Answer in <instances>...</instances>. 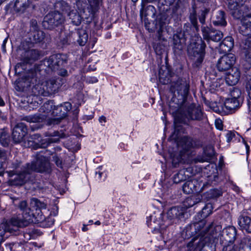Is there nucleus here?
I'll return each mask as SVG.
<instances>
[{
    "label": "nucleus",
    "instance_id": "1",
    "mask_svg": "<svg viewBox=\"0 0 251 251\" xmlns=\"http://www.w3.org/2000/svg\"><path fill=\"white\" fill-rule=\"evenodd\" d=\"M186 209L181 206L171 208L167 213V219L164 220L163 213L160 210L155 211L149 217L147 218L148 226L154 230H159L164 233V230L170 226L177 224L184 217Z\"/></svg>",
    "mask_w": 251,
    "mask_h": 251
},
{
    "label": "nucleus",
    "instance_id": "2",
    "mask_svg": "<svg viewBox=\"0 0 251 251\" xmlns=\"http://www.w3.org/2000/svg\"><path fill=\"white\" fill-rule=\"evenodd\" d=\"M50 170V164L48 158L41 152L36 154L35 161L27 163L25 169L14 178V184L22 185L29 181H32L31 173L48 172Z\"/></svg>",
    "mask_w": 251,
    "mask_h": 251
},
{
    "label": "nucleus",
    "instance_id": "3",
    "mask_svg": "<svg viewBox=\"0 0 251 251\" xmlns=\"http://www.w3.org/2000/svg\"><path fill=\"white\" fill-rule=\"evenodd\" d=\"M189 88V82L181 78L172 84L171 90L174 93V96L169 103L170 110L178 111L183 107L186 101Z\"/></svg>",
    "mask_w": 251,
    "mask_h": 251
},
{
    "label": "nucleus",
    "instance_id": "4",
    "mask_svg": "<svg viewBox=\"0 0 251 251\" xmlns=\"http://www.w3.org/2000/svg\"><path fill=\"white\" fill-rule=\"evenodd\" d=\"M60 79H50L46 82L45 84H37L35 85L32 89L33 93L32 100L33 102H30V107L35 108L40 104L37 100L41 101L40 96H49L53 94L58 91L59 88L61 86L60 82Z\"/></svg>",
    "mask_w": 251,
    "mask_h": 251
},
{
    "label": "nucleus",
    "instance_id": "5",
    "mask_svg": "<svg viewBox=\"0 0 251 251\" xmlns=\"http://www.w3.org/2000/svg\"><path fill=\"white\" fill-rule=\"evenodd\" d=\"M239 32L244 36H249L242 42L241 46L246 59L251 60V14L242 19Z\"/></svg>",
    "mask_w": 251,
    "mask_h": 251
},
{
    "label": "nucleus",
    "instance_id": "6",
    "mask_svg": "<svg viewBox=\"0 0 251 251\" xmlns=\"http://www.w3.org/2000/svg\"><path fill=\"white\" fill-rule=\"evenodd\" d=\"M101 2V0H93L89 5L86 0H76L75 5L78 10L83 14L84 18L92 20L99 9Z\"/></svg>",
    "mask_w": 251,
    "mask_h": 251
},
{
    "label": "nucleus",
    "instance_id": "7",
    "mask_svg": "<svg viewBox=\"0 0 251 251\" xmlns=\"http://www.w3.org/2000/svg\"><path fill=\"white\" fill-rule=\"evenodd\" d=\"M171 110L174 113L184 115L189 120L200 121L203 118V113L200 107H196L193 103H187L186 101L180 110Z\"/></svg>",
    "mask_w": 251,
    "mask_h": 251
},
{
    "label": "nucleus",
    "instance_id": "8",
    "mask_svg": "<svg viewBox=\"0 0 251 251\" xmlns=\"http://www.w3.org/2000/svg\"><path fill=\"white\" fill-rule=\"evenodd\" d=\"M55 8L58 9L62 14H66L75 25H79L82 21V17L80 14L73 9L67 2L63 0L58 1L55 3Z\"/></svg>",
    "mask_w": 251,
    "mask_h": 251
},
{
    "label": "nucleus",
    "instance_id": "9",
    "mask_svg": "<svg viewBox=\"0 0 251 251\" xmlns=\"http://www.w3.org/2000/svg\"><path fill=\"white\" fill-rule=\"evenodd\" d=\"M177 146L179 150L178 162L185 163L192 153L191 149L194 147L193 141L190 137L183 136L177 141Z\"/></svg>",
    "mask_w": 251,
    "mask_h": 251
},
{
    "label": "nucleus",
    "instance_id": "10",
    "mask_svg": "<svg viewBox=\"0 0 251 251\" xmlns=\"http://www.w3.org/2000/svg\"><path fill=\"white\" fill-rule=\"evenodd\" d=\"M67 57L64 54H54L46 58L42 62L41 66L46 67L52 71L55 72L67 63Z\"/></svg>",
    "mask_w": 251,
    "mask_h": 251
},
{
    "label": "nucleus",
    "instance_id": "11",
    "mask_svg": "<svg viewBox=\"0 0 251 251\" xmlns=\"http://www.w3.org/2000/svg\"><path fill=\"white\" fill-rule=\"evenodd\" d=\"M54 11L50 12L44 18L43 25L45 28L51 29L62 24L65 18L60 12V10L56 9Z\"/></svg>",
    "mask_w": 251,
    "mask_h": 251
},
{
    "label": "nucleus",
    "instance_id": "12",
    "mask_svg": "<svg viewBox=\"0 0 251 251\" xmlns=\"http://www.w3.org/2000/svg\"><path fill=\"white\" fill-rule=\"evenodd\" d=\"M54 106L53 102L52 101H47L40 108L39 112L44 114L34 115L26 116L24 118V120L29 123H40L42 122L45 117L51 115V113Z\"/></svg>",
    "mask_w": 251,
    "mask_h": 251
},
{
    "label": "nucleus",
    "instance_id": "13",
    "mask_svg": "<svg viewBox=\"0 0 251 251\" xmlns=\"http://www.w3.org/2000/svg\"><path fill=\"white\" fill-rule=\"evenodd\" d=\"M30 207L31 209V215L32 218L36 222H42L45 220L41 210L47 208V204L35 198H32L30 200Z\"/></svg>",
    "mask_w": 251,
    "mask_h": 251
},
{
    "label": "nucleus",
    "instance_id": "14",
    "mask_svg": "<svg viewBox=\"0 0 251 251\" xmlns=\"http://www.w3.org/2000/svg\"><path fill=\"white\" fill-rule=\"evenodd\" d=\"M194 227L195 232L200 236L199 240L201 239L204 240L207 236L209 237L210 239L214 237L215 231L212 223L206 225L205 221L202 220L194 223Z\"/></svg>",
    "mask_w": 251,
    "mask_h": 251
},
{
    "label": "nucleus",
    "instance_id": "15",
    "mask_svg": "<svg viewBox=\"0 0 251 251\" xmlns=\"http://www.w3.org/2000/svg\"><path fill=\"white\" fill-rule=\"evenodd\" d=\"M199 41L200 43H196L194 46L191 44L189 47L190 49L192 47L194 50L193 54L195 58L194 64L196 67H199L203 61L205 54V48L206 47L205 43L202 41L201 38Z\"/></svg>",
    "mask_w": 251,
    "mask_h": 251
},
{
    "label": "nucleus",
    "instance_id": "16",
    "mask_svg": "<svg viewBox=\"0 0 251 251\" xmlns=\"http://www.w3.org/2000/svg\"><path fill=\"white\" fill-rule=\"evenodd\" d=\"M237 230L233 226H228L224 228L221 233V241L224 245H233L236 239Z\"/></svg>",
    "mask_w": 251,
    "mask_h": 251
},
{
    "label": "nucleus",
    "instance_id": "17",
    "mask_svg": "<svg viewBox=\"0 0 251 251\" xmlns=\"http://www.w3.org/2000/svg\"><path fill=\"white\" fill-rule=\"evenodd\" d=\"M27 132V127L24 123L17 124L13 130L12 138L13 141L17 143L22 142Z\"/></svg>",
    "mask_w": 251,
    "mask_h": 251
},
{
    "label": "nucleus",
    "instance_id": "18",
    "mask_svg": "<svg viewBox=\"0 0 251 251\" xmlns=\"http://www.w3.org/2000/svg\"><path fill=\"white\" fill-rule=\"evenodd\" d=\"M228 7L231 10V14L232 16L236 19L241 18V23H242V20L243 18L247 17L249 14L244 16L243 10L246 8V6L243 4L240 5L237 2H234L233 1H231L228 3ZM251 13L249 14V15Z\"/></svg>",
    "mask_w": 251,
    "mask_h": 251
},
{
    "label": "nucleus",
    "instance_id": "19",
    "mask_svg": "<svg viewBox=\"0 0 251 251\" xmlns=\"http://www.w3.org/2000/svg\"><path fill=\"white\" fill-rule=\"evenodd\" d=\"M62 111H63V109L61 104L56 106L54 105V108L51 113V116L54 117L49 118L47 121V124L49 126L58 124L61 120L66 116V115H62L63 114Z\"/></svg>",
    "mask_w": 251,
    "mask_h": 251
},
{
    "label": "nucleus",
    "instance_id": "20",
    "mask_svg": "<svg viewBox=\"0 0 251 251\" xmlns=\"http://www.w3.org/2000/svg\"><path fill=\"white\" fill-rule=\"evenodd\" d=\"M240 73L236 68H232L225 73L226 83L229 86L236 85L239 80Z\"/></svg>",
    "mask_w": 251,
    "mask_h": 251
},
{
    "label": "nucleus",
    "instance_id": "21",
    "mask_svg": "<svg viewBox=\"0 0 251 251\" xmlns=\"http://www.w3.org/2000/svg\"><path fill=\"white\" fill-rule=\"evenodd\" d=\"M39 138H40V135L39 134H36L32 135L30 137L31 140H27V141L25 143V146L27 147L32 148L35 150L40 148H46L49 145V143H47L46 140H43L40 143H38L35 141L36 139L39 141Z\"/></svg>",
    "mask_w": 251,
    "mask_h": 251
},
{
    "label": "nucleus",
    "instance_id": "22",
    "mask_svg": "<svg viewBox=\"0 0 251 251\" xmlns=\"http://www.w3.org/2000/svg\"><path fill=\"white\" fill-rule=\"evenodd\" d=\"M236 60L235 55L232 53L225 54L221 57V71L230 69Z\"/></svg>",
    "mask_w": 251,
    "mask_h": 251
},
{
    "label": "nucleus",
    "instance_id": "23",
    "mask_svg": "<svg viewBox=\"0 0 251 251\" xmlns=\"http://www.w3.org/2000/svg\"><path fill=\"white\" fill-rule=\"evenodd\" d=\"M39 51L36 49H29L25 50L22 54L21 58L24 63H28L38 59Z\"/></svg>",
    "mask_w": 251,
    "mask_h": 251
},
{
    "label": "nucleus",
    "instance_id": "24",
    "mask_svg": "<svg viewBox=\"0 0 251 251\" xmlns=\"http://www.w3.org/2000/svg\"><path fill=\"white\" fill-rule=\"evenodd\" d=\"M201 31L204 39L207 42H218L220 41V34L218 31L211 30L208 27L203 26H201Z\"/></svg>",
    "mask_w": 251,
    "mask_h": 251
},
{
    "label": "nucleus",
    "instance_id": "25",
    "mask_svg": "<svg viewBox=\"0 0 251 251\" xmlns=\"http://www.w3.org/2000/svg\"><path fill=\"white\" fill-rule=\"evenodd\" d=\"M238 224L241 230L251 233V218L250 217L241 214L238 218Z\"/></svg>",
    "mask_w": 251,
    "mask_h": 251
},
{
    "label": "nucleus",
    "instance_id": "26",
    "mask_svg": "<svg viewBox=\"0 0 251 251\" xmlns=\"http://www.w3.org/2000/svg\"><path fill=\"white\" fill-rule=\"evenodd\" d=\"M31 4V0H16L11 5L17 13H23Z\"/></svg>",
    "mask_w": 251,
    "mask_h": 251
},
{
    "label": "nucleus",
    "instance_id": "27",
    "mask_svg": "<svg viewBox=\"0 0 251 251\" xmlns=\"http://www.w3.org/2000/svg\"><path fill=\"white\" fill-rule=\"evenodd\" d=\"M172 74L167 67L165 69L161 68L159 71V81L162 84H167L171 82Z\"/></svg>",
    "mask_w": 251,
    "mask_h": 251
},
{
    "label": "nucleus",
    "instance_id": "28",
    "mask_svg": "<svg viewBox=\"0 0 251 251\" xmlns=\"http://www.w3.org/2000/svg\"><path fill=\"white\" fill-rule=\"evenodd\" d=\"M233 46V39L231 36L226 37L221 43V53H226L230 51Z\"/></svg>",
    "mask_w": 251,
    "mask_h": 251
},
{
    "label": "nucleus",
    "instance_id": "29",
    "mask_svg": "<svg viewBox=\"0 0 251 251\" xmlns=\"http://www.w3.org/2000/svg\"><path fill=\"white\" fill-rule=\"evenodd\" d=\"M185 34L181 30H177L173 36V44L175 48L181 50V43L185 41Z\"/></svg>",
    "mask_w": 251,
    "mask_h": 251
},
{
    "label": "nucleus",
    "instance_id": "30",
    "mask_svg": "<svg viewBox=\"0 0 251 251\" xmlns=\"http://www.w3.org/2000/svg\"><path fill=\"white\" fill-rule=\"evenodd\" d=\"M19 208L23 212L24 215L23 219H30V223L33 222L34 220L32 218V216L31 215V209L30 208H28L27 207V202L25 201H23L20 202L19 205Z\"/></svg>",
    "mask_w": 251,
    "mask_h": 251
},
{
    "label": "nucleus",
    "instance_id": "31",
    "mask_svg": "<svg viewBox=\"0 0 251 251\" xmlns=\"http://www.w3.org/2000/svg\"><path fill=\"white\" fill-rule=\"evenodd\" d=\"M211 239L209 237H206L205 240L201 239L197 243L196 248L199 249V251H215V248H212L209 247V242H210Z\"/></svg>",
    "mask_w": 251,
    "mask_h": 251
},
{
    "label": "nucleus",
    "instance_id": "32",
    "mask_svg": "<svg viewBox=\"0 0 251 251\" xmlns=\"http://www.w3.org/2000/svg\"><path fill=\"white\" fill-rule=\"evenodd\" d=\"M45 34L40 30L32 31L30 32V40L33 43H40L44 41Z\"/></svg>",
    "mask_w": 251,
    "mask_h": 251
},
{
    "label": "nucleus",
    "instance_id": "33",
    "mask_svg": "<svg viewBox=\"0 0 251 251\" xmlns=\"http://www.w3.org/2000/svg\"><path fill=\"white\" fill-rule=\"evenodd\" d=\"M239 101L238 100L232 98L226 99L224 102V105L222 107V109L224 111L225 108L227 110L230 111L234 110L239 106Z\"/></svg>",
    "mask_w": 251,
    "mask_h": 251
},
{
    "label": "nucleus",
    "instance_id": "34",
    "mask_svg": "<svg viewBox=\"0 0 251 251\" xmlns=\"http://www.w3.org/2000/svg\"><path fill=\"white\" fill-rule=\"evenodd\" d=\"M74 37H77V42L80 46H84L88 40V34L86 31L83 29L79 30L76 34H72Z\"/></svg>",
    "mask_w": 251,
    "mask_h": 251
},
{
    "label": "nucleus",
    "instance_id": "35",
    "mask_svg": "<svg viewBox=\"0 0 251 251\" xmlns=\"http://www.w3.org/2000/svg\"><path fill=\"white\" fill-rule=\"evenodd\" d=\"M25 243V240L22 238H19V241L12 242L5 245L7 250L10 251H15L18 248Z\"/></svg>",
    "mask_w": 251,
    "mask_h": 251
},
{
    "label": "nucleus",
    "instance_id": "36",
    "mask_svg": "<svg viewBox=\"0 0 251 251\" xmlns=\"http://www.w3.org/2000/svg\"><path fill=\"white\" fill-rule=\"evenodd\" d=\"M153 47L156 54L160 55L163 53L165 45L161 40V36L158 35V40L153 43Z\"/></svg>",
    "mask_w": 251,
    "mask_h": 251
},
{
    "label": "nucleus",
    "instance_id": "37",
    "mask_svg": "<svg viewBox=\"0 0 251 251\" xmlns=\"http://www.w3.org/2000/svg\"><path fill=\"white\" fill-rule=\"evenodd\" d=\"M182 189L185 193L191 194L195 190L194 184L192 181H187L183 185Z\"/></svg>",
    "mask_w": 251,
    "mask_h": 251
},
{
    "label": "nucleus",
    "instance_id": "38",
    "mask_svg": "<svg viewBox=\"0 0 251 251\" xmlns=\"http://www.w3.org/2000/svg\"><path fill=\"white\" fill-rule=\"evenodd\" d=\"M193 11L191 12L190 14L189 19L194 28H195L196 31H198L199 26L198 25L196 11L194 7H193Z\"/></svg>",
    "mask_w": 251,
    "mask_h": 251
},
{
    "label": "nucleus",
    "instance_id": "39",
    "mask_svg": "<svg viewBox=\"0 0 251 251\" xmlns=\"http://www.w3.org/2000/svg\"><path fill=\"white\" fill-rule=\"evenodd\" d=\"M212 206L210 203H207L202 208L201 212V217L205 218L212 213Z\"/></svg>",
    "mask_w": 251,
    "mask_h": 251
},
{
    "label": "nucleus",
    "instance_id": "40",
    "mask_svg": "<svg viewBox=\"0 0 251 251\" xmlns=\"http://www.w3.org/2000/svg\"><path fill=\"white\" fill-rule=\"evenodd\" d=\"M221 175H224L225 181L226 182L229 179V176L227 174V170L225 168V164L223 160V157L221 156Z\"/></svg>",
    "mask_w": 251,
    "mask_h": 251
},
{
    "label": "nucleus",
    "instance_id": "41",
    "mask_svg": "<svg viewBox=\"0 0 251 251\" xmlns=\"http://www.w3.org/2000/svg\"><path fill=\"white\" fill-rule=\"evenodd\" d=\"M204 155L207 157V159H210L214 155V151L211 146L206 147L203 150Z\"/></svg>",
    "mask_w": 251,
    "mask_h": 251
},
{
    "label": "nucleus",
    "instance_id": "42",
    "mask_svg": "<svg viewBox=\"0 0 251 251\" xmlns=\"http://www.w3.org/2000/svg\"><path fill=\"white\" fill-rule=\"evenodd\" d=\"M209 10L207 8H204L201 10V13L199 15V19L200 22L202 24L204 25L205 24V16L208 13Z\"/></svg>",
    "mask_w": 251,
    "mask_h": 251
},
{
    "label": "nucleus",
    "instance_id": "43",
    "mask_svg": "<svg viewBox=\"0 0 251 251\" xmlns=\"http://www.w3.org/2000/svg\"><path fill=\"white\" fill-rule=\"evenodd\" d=\"M182 122H179L178 120L176 118L174 122V134L176 135V137L178 138L179 133L180 132V130L182 129L181 126L180 125V123Z\"/></svg>",
    "mask_w": 251,
    "mask_h": 251
},
{
    "label": "nucleus",
    "instance_id": "44",
    "mask_svg": "<svg viewBox=\"0 0 251 251\" xmlns=\"http://www.w3.org/2000/svg\"><path fill=\"white\" fill-rule=\"evenodd\" d=\"M61 105L63 109L62 115H67L68 112L72 108V104L69 102H65L63 104H61Z\"/></svg>",
    "mask_w": 251,
    "mask_h": 251
},
{
    "label": "nucleus",
    "instance_id": "45",
    "mask_svg": "<svg viewBox=\"0 0 251 251\" xmlns=\"http://www.w3.org/2000/svg\"><path fill=\"white\" fill-rule=\"evenodd\" d=\"M166 24V22L163 21L162 20V19H160L159 20L157 21L156 26L159 27V29L157 31V33H158V35H159V36H160V35L162 32L164 26H165Z\"/></svg>",
    "mask_w": 251,
    "mask_h": 251
},
{
    "label": "nucleus",
    "instance_id": "46",
    "mask_svg": "<svg viewBox=\"0 0 251 251\" xmlns=\"http://www.w3.org/2000/svg\"><path fill=\"white\" fill-rule=\"evenodd\" d=\"M232 99L238 100L241 95V92L240 89L237 88H233L230 93Z\"/></svg>",
    "mask_w": 251,
    "mask_h": 251
},
{
    "label": "nucleus",
    "instance_id": "47",
    "mask_svg": "<svg viewBox=\"0 0 251 251\" xmlns=\"http://www.w3.org/2000/svg\"><path fill=\"white\" fill-rule=\"evenodd\" d=\"M207 197L209 199H214L219 195V192L218 190L211 189L207 192Z\"/></svg>",
    "mask_w": 251,
    "mask_h": 251
},
{
    "label": "nucleus",
    "instance_id": "48",
    "mask_svg": "<svg viewBox=\"0 0 251 251\" xmlns=\"http://www.w3.org/2000/svg\"><path fill=\"white\" fill-rule=\"evenodd\" d=\"M197 202L198 201L194 198H188L185 201V205L189 208L194 206Z\"/></svg>",
    "mask_w": 251,
    "mask_h": 251
},
{
    "label": "nucleus",
    "instance_id": "49",
    "mask_svg": "<svg viewBox=\"0 0 251 251\" xmlns=\"http://www.w3.org/2000/svg\"><path fill=\"white\" fill-rule=\"evenodd\" d=\"M53 161L55 162L56 166L60 168H62V160L60 156L57 154H54L52 156Z\"/></svg>",
    "mask_w": 251,
    "mask_h": 251
},
{
    "label": "nucleus",
    "instance_id": "50",
    "mask_svg": "<svg viewBox=\"0 0 251 251\" xmlns=\"http://www.w3.org/2000/svg\"><path fill=\"white\" fill-rule=\"evenodd\" d=\"M235 133L234 131H227L225 134V138L227 143H229L231 140L235 137Z\"/></svg>",
    "mask_w": 251,
    "mask_h": 251
},
{
    "label": "nucleus",
    "instance_id": "51",
    "mask_svg": "<svg viewBox=\"0 0 251 251\" xmlns=\"http://www.w3.org/2000/svg\"><path fill=\"white\" fill-rule=\"evenodd\" d=\"M223 251H237V248L231 245H224Z\"/></svg>",
    "mask_w": 251,
    "mask_h": 251
},
{
    "label": "nucleus",
    "instance_id": "52",
    "mask_svg": "<svg viewBox=\"0 0 251 251\" xmlns=\"http://www.w3.org/2000/svg\"><path fill=\"white\" fill-rule=\"evenodd\" d=\"M246 90L249 98L251 100V78L246 83Z\"/></svg>",
    "mask_w": 251,
    "mask_h": 251
},
{
    "label": "nucleus",
    "instance_id": "53",
    "mask_svg": "<svg viewBox=\"0 0 251 251\" xmlns=\"http://www.w3.org/2000/svg\"><path fill=\"white\" fill-rule=\"evenodd\" d=\"M63 67H60V68L58 69V70H56V71L57 72L58 75L62 76H65L67 75L68 72L67 71L62 68Z\"/></svg>",
    "mask_w": 251,
    "mask_h": 251
},
{
    "label": "nucleus",
    "instance_id": "54",
    "mask_svg": "<svg viewBox=\"0 0 251 251\" xmlns=\"http://www.w3.org/2000/svg\"><path fill=\"white\" fill-rule=\"evenodd\" d=\"M36 30H39L38 29L37 21L36 20H33L31 22L30 32H31L32 31Z\"/></svg>",
    "mask_w": 251,
    "mask_h": 251
},
{
    "label": "nucleus",
    "instance_id": "55",
    "mask_svg": "<svg viewBox=\"0 0 251 251\" xmlns=\"http://www.w3.org/2000/svg\"><path fill=\"white\" fill-rule=\"evenodd\" d=\"M50 136H57V137H58V138H55L54 139H50L49 141L50 142H56L58 141L59 137H61V136H60V134L58 131L53 132V133L50 134Z\"/></svg>",
    "mask_w": 251,
    "mask_h": 251
},
{
    "label": "nucleus",
    "instance_id": "56",
    "mask_svg": "<svg viewBox=\"0 0 251 251\" xmlns=\"http://www.w3.org/2000/svg\"><path fill=\"white\" fill-rule=\"evenodd\" d=\"M19 235L20 236L19 238H22L23 239L25 240V243H26L27 242V241L30 239V236L28 233H26L21 234V233H20V235Z\"/></svg>",
    "mask_w": 251,
    "mask_h": 251
},
{
    "label": "nucleus",
    "instance_id": "57",
    "mask_svg": "<svg viewBox=\"0 0 251 251\" xmlns=\"http://www.w3.org/2000/svg\"><path fill=\"white\" fill-rule=\"evenodd\" d=\"M191 29V26L189 25V24H185L184 25V31L183 32L184 34L185 35V34H190L191 33H190L189 32V29Z\"/></svg>",
    "mask_w": 251,
    "mask_h": 251
},
{
    "label": "nucleus",
    "instance_id": "58",
    "mask_svg": "<svg viewBox=\"0 0 251 251\" xmlns=\"http://www.w3.org/2000/svg\"><path fill=\"white\" fill-rule=\"evenodd\" d=\"M98 79L95 76H91L87 78V82L89 83H96L98 82Z\"/></svg>",
    "mask_w": 251,
    "mask_h": 251
},
{
    "label": "nucleus",
    "instance_id": "59",
    "mask_svg": "<svg viewBox=\"0 0 251 251\" xmlns=\"http://www.w3.org/2000/svg\"><path fill=\"white\" fill-rule=\"evenodd\" d=\"M224 12L221 11V26H225L226 25V22L224 18Z\"/></svg>",
    "mask_w": 251,
    "mask_h": 251
},
{
    "label": "nucleus",
    "instance_id": "60",
    "mask_svg": "<svg viewBox=\"0 0 251 251\" xmlns=\"http://www.w3.org/2000/svg\"><path fill=\"white\" fill-rule=\"evenodd\" d=\"M99 122L101 124V125L104 126L103 124L105 123L106 121V117L104 116H100L99 119Z\"/></svg>",
    "mask_w": 251,
    "mask_h": 251
},
{
    "label": "nucleus",
    "instance_id": "61",
    "mask_svg": "<svg viewBox=\"0 0 251 251\" xmlns=\"http://www.w3.org/2000/svg\"><path fill=\"white\" fill-rule=\"evenodd\" d=\"M7 38L5 39L3 41V44L2 45V49L3 51L4 52L6 51L5 44H6V43L7 42Z\"/></svg>",
    "mask_w": 251,
    "mask_h": 251
},
{
    "label": "nucleus",
    "instance_id": "62",
    "mask_svg": "<svg viewBox=\"0 0 251 251\" xmlns=\"http://www.w3.org/2000/svg\"><path fill=\"white\" fill-rule=\"evenodd\" d=\"M102 174V173L100 172H96V177L98 178V179H100Z\"/></svg>",
    "mask_w": 251,
    "mask_h": 251
},
{
    "label": "nucleus",
    "instance_id": "63",
    "mask_svg": "<svg viewBox=\"0 0 251 251\" xmlns=\"http://www.w3.org/2000/svg\"><path fill=\"white\" fill-rule=\"evenodd\" d=\"M215 126L218 129H220V123L219 122V119H216L215 120Z\"/></svg>",
    "mask_w": 251,
    "mask_h": 251
},
{
    "label": "nucleus",
    "instance_id": "64",
    "mask_svg": "<svg viewBox=\"0 0 251 251\" xmlns=\"http://www.w3.org/2000/svg\"><path fill=\"white\" fill-rule=\"evenodd\" d=\"M176 0H165L166 2L171 5L174 3Z\"/></svg>",
    "mask_w": 251,
    "mask_h": 251
}]
</instances>
